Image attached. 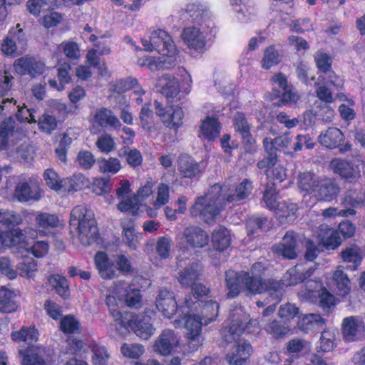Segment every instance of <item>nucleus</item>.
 Masks as SVG:
<instances>
[{
  "label": "nucleus",
  "instance_id": "obj_29",
  "mask_svg": "<svg viewBox=\"0 0 365 365\" xmlns=\"http://www.w3.org/2000/svg\"><path fill=\"white\" fill-rule=\"evenodd\" d=\"M230 3L241 23H247L256 17L257 9L249 0H230Z\"/></svg>",
  "mask_w": 365,
  "mask_h": 365
},
{
  "label": "nucleus",
  "instance_id": "obj_41",
  "mask_svg": "<svg viewBox=\"0 0 365 365\" xmlns=\"http://www.w3.org/2000/svg\"><path fill=\"white\" fill-rule=\"evenodd\" d=\"M220 133V124L217 118L207 117L202 121L199 137L208 141L216 139Z\"/></svg>",
  "mask_w": 365,
  "mask_h": 365
},
{
  "label": "nucleus",
  "instance_id": "obj_9",
  "mask_svg": "<svg viewBox=\"0 0 365 365\" xmlns=\"http://www.w3.org/2000/svg\"><path fill=\"white\" fill-rule=\"evenodd\" d=\"M209 292L210 289L203 284H196L192 288V293L190 294L192 298L190 302L195 301L199 302L196 304L195 313L200 315L205 325L216 319L220 308L217 302L204 299L207 297Z\"/></svg>",
  "mask_w": 365,
  "mask_h": 365
},
{
  "label": "nucleus",
  "instance_id": "obj_54",
  "mask_svg": "<svg viewBox=\"0 0 365 365\" xmlns=\"http://www.w3.org/2000/svg\"><path fill=\"white\" fill-rule=\"evenodd\" d=\"M57 53H63L66 58L76 60L81 57V51L78 45L71 41H63L57 47Z\"/></svg>",
  "mask_w": 365,
  "mask_h": 365
},
{
  "label": "nucleus",
  "instance_id": "obj_61",
  "mask_svg": "<svg viewBox=\"0 0 365 365\" xmlns=\"http://www.w3.org/2000/svg\"><path fill=\"white\" fill-rule=\"evenodd\" d=\"M140 125L145 130L151 131L154 128L153 113L150 108V105L145 103L143 106L139 113Z\"/></svg>",
  "mask_w": 365,
  "mask_h": 365
},
{
  "label": "nucleus",
  "instance_id": "obj_25",
  "mask_svg": "<svg viewBox=\"0 0 365 365\" xmlns=\"http://www.w3.org/2000/svg\"><path fill=\"white\" fill-rule=\"evenodd\" d=\"M36 235H48L53 233V230L62 225L58 215L46 212H38L35 215Z\"/></svg>",
  "mask_w": 365,
  "mask_h": 365
},
{
  "label": "nucleus",
  "instance_id": "obj_26",
  "mask_svg": "<svg viewBox=\"0 0 365 365\" xmlns=\"http://www.w3.org/2000/svg\"><path fill=\"white\" fill-rule=\"evenodd\" d=\"M91 122L101 128H111L114 130H119L121 128V123L113 112L106 108H97L91 115Z\"/></svg>",
  "mask_w": 365,
  "mask_h": 365
},
{
  "label": "nucleus",
  "instance_id": "obj_32",
  "mask_svg": "<svg viewBox=\"0 0 365 365\" xmlns=\"http://www.w3.org/2000/svg\"><path fill=\"white\" fill-rule=\"evenodd\" d=\"M297 235L292 231L286 232L282 242L272 247L273 252L282 255L287 259H294L296 252Z\"/></svg>",
  "mask_w": 365,
  "mask_h": 365
},
{
  "label": "nucleus",
  "instance_id": "obj_3",
  "mask_svg": "<svg viewBox=\"0 0 365 365\" xmlns=\"http://www.w3.org/2000/svg\"><path fill=\"white\" fill-rule=\"evenodd\" d=\"M69 226L71 232L83 245H90L98 239V231L94 214L84 205H78L71 210Z\"/></svg>",
  "mask_w": 365,
  "mask_h": 365
},
{
  "label": "nucleus",
  "instance_id": "obj_11",
  "mask_svg": "<svg viewBox=\"0 0 365 365\" xmlns=\"http://www.w3.org/2000/svg\"><path fill=\"white\" fill-rule=\"evenodd\" d=\"M299 295L303 300L319 303L324 311H328L336 304L335 297L323 286L320 280L307 281L305 288L299 292Z\"/></svg>",
  "mask_w": 365,
  "mask_h": 365
},
{
  "label": "nucleus",
  "instance_id": "obj_19",
  "mask_svg": "<svg viewBox=\"0 0 365 365\" xmlns=\"http://www.w3.org/2000/svg\"><path fill=\"white\" fill-rule=\"evenodd\" d=\"M155 113L168 128L178 129L183 123L184 112L178 106L164 107L160 102H154Z\"/></svg>",
  "mask_w": 365,
  "mask_h": 365
},
{
  "label": "nucleus",
  "instance_id": "obj_18",
  "mask_svg": "<svg viewBox=\"0 0 365 365\" xmlns=\"http://www.w3.org/2000/svg\"><path fill=\"white\" fill-rule=\"evenodd\" d=\"M183 304V299L180 300V304L176 302L173 292L161 289L155 299V306L161 314L167 319H172L178 312L182 314L180 306Z\"/></svg>",
  "mask_w": 365,
  "mask_h": 365
},
{
  "label": "nucleus",
  "instance_id": "obj_52",
  "mask_svg": "<svg viewBox=\"0 0 365 365\" xmlns=\"http://www.w3.org/2000/svg\"><path fill=\"white\" fill-rule=\"evenodd\" d=\"M17 276L31 278L37 272V264L36 260L30 257H23L21 261L16 265Z\"/></svg>",
  "mask_w": 365,
  "mask_h": 365
},
{
  "label": "nucleus",
  "instance_id": "obj_57",
  "mask_svg": "<svg viewBox=\"0 0 365 365\" xmlns=\"http://www.w3.org/2000/svg\"><path fill=\"white\" fill-rule=\"evenodd\" d=\"M341 256L344 262L353 264L352 269H356L361 264L362 257L356 246L346 248L341 252Z\"/></svg>",
  "mask_w": 365,
  "mask_h": 365
},
{
  "label": "nucleus",
  "instance_id": "obj_16",
  "mask_svg": "<svg viewBox=\"0 0 365 365\" xmlns=\"http://www.w3.org/2000/svg\"><path fill=\"white\" fill-rule=\"evenodd\" d=\"M26 47V38L20 24L9 31L1 45V51L6 56L20 55L25 51Z\"/></svg>",
  "mask_w": 365,
  "mask_h": 365
},
{
  "label": "nucleus",
  "instance_id": "obj_48",
  "mask_svg": "<svg viewBox=\"0 0 365 365\" xmlns=\"http://www.w3.org/2000/svg\"><path fill=\"white\" fill-rule=\"evenodd\" d=\"M68 0H28L26 7L30 14L38 16L40 14L50 8L57 7Z\"/></svg>",
  "mask_w": 365,
  "mask_h": 365
},
{
  "label": "nucleus",
  "instance_id": "obj_6",
  "mask_svg": "<svg viewBox=\"0 0 365 365\" xmlns=\"http://www.w3.org/2000/svg\"><path fill=\"white\" fill-rule=\"evenodd\" d=\"M11 336L14 341L24 342L29 346L25 350L22 347L19 349V353L23 358V365H50L34 353L32 345L38 338V332L35 327H23L19 331H13Z\"/></svg>",
  "mask_w": 365,
  "mask_h": 365
},
{
  "label": "nucleus",
  "instance_id": "obj_38",
  "mask_svg": "<svg viewBox=\"0 0 365 365\" xmlns=\"http://www.w3.org/2000/svg\"><path fill=\"white\" fill-rule=\"evenodd\" d=\"M344 138V134L339 128L330 127L318 136V141L322 145L333 149L339 147Z\"/></svg>",
  "mask_w": 365,
  "mask_h": 365
},
{
  "label": "nucleus",
  "instance_id": "obj_58",
  "mask_svg": "<svg viewBox=\"0 0 365 365\" xmlns=\"http://www.w3.org/2000/svg\"><path fill=\"white\" fill-rule=\"evenodd\" d=\"M308 349V342L300 339H293L287 344V355L292 358H299L302 353Z\"/></svg>",
  "mask_w": 365,
  "mask_h": 365
},
{
  "label": "nucleus",
  "instance_id": "obj_20",
  "mask_svg": "<svg viewBox=\"0 0 365 365\" xmlns=\"http://www.w3.org/2000/svg\"><path fill=\"white\" fill-rule=\"evenodd\" d=\"M180 338V335L175 331L165 329L155 341L153 350L162 356L169 355L179 347Z\"/></svg>",
  "mask_w": 365,
  "mask_h": 365
},
{
  "label": "nucleus",
  "instance_id": "obj_23",
  "mask_svg": "<svg viewBox=\"0 0 365 365\" xmlns=\"http://www.w3.org/2000/svg\"><path fill=\"white\" fill-rule=\"evenodd\" d=\"M185 267L178 273V281L182 287L192 286V288L197 284L195 282L201 274L202 266L197 261L189 260L184 262L182 259H178V266Z\"/></svg>",
  "mask_w": 365,
  "mask_h": 365
},
{
  "label": "nucleus",
  "instance_id": "obj_21",
  "mask_svg": "<svg viewBox=\"0 0 365 365\" xmlns=\"http://www.w3.org/2000/svg\"><path fill=\"white\" fill-rule=\"evenodd\" d=\"M14 197L21 202L38 201L42 197V190L35 179L31 178L29 182L23 180L17 184L14 190Z\"/></svg>",
  "mask_w": 365,
  "mask_h": 365
},
{
  "label": "nucleus",
  "instance_id": "obj_17",
  "mask_svg": "<svg viewBox=\"0 0 365 365\" xmlns=\"http://www.w3.org/2000/svg\"><path fill=\"white\" fill-rule=\"evenodd\" d=\"M330 166L334 173L349 182H353L361 176L365 162L360 159H356L353 163H350L346 160L335 158L331 161Z\"/></svg>",
  "mask_w": 365,
  "mask_h": 365
},
{
  "label": "nucleus",
  "instance_id": "obj_56",
  "mask_svg": "<svg viewBox=\"0 0 365 365\" xmlns=\"http://www.w3.org/2000/svg\"><path fill=\"white\" fill-rule=\"evenodd\" d=\"M282 59V56L274 46H270L264 51V56L261 61L262 67L264 69H269L278 64Z\"/></svg>",
  "mask_w": 365,
  "mask_h": 365
},
{
  "label": "nucleus",
  "instance_id": "obj_37",
  "mask_svg": "<svg viewBox=\"0 0 365 365\" xmlns=\"http://www.w3.org/2000/svg\"><path fill=\"white\" fill-rule=\"evenodd\" d=\"M19 294V292L18 290L7 287H1L0 288V310L5 313L16 311L19 304L15 299Z\"/></svg>",
  "mask_w": 365,
  "mask_h": 365
},
{
  "label": "nucleus",
  "instance_id": "obj_55",
  "mask_svg": "<svg viewBox=\"0 0 365 365\" xmlns=\"http://www.w3.org/2000/svg\"><path fill=\"white\" fill-rule=\"evenodd\" d=\"M325 324V320L319 314H309L302 317L299 325L304 331L321 328Z\"/></svg>",
  "mask_w": 365,
  "mask_h": 365
},
{
  "label": "nucleus",
  "instance_id": "obj_45",
  "mask_svg": "<svg viewBox=\"0 0 365 365\" xmlns=\"http://www.w3.org/2000/svg\"><path fill=\"white\" fill-rule=\"evenodd\" d=\"M179 171L185 178H192L200 174L202 169V163H197L192 158L182 155L179 159Z\"/></svg>",
  "mask_w": 365,
  "mask_h": 365
},
{
  "label": "nucleus",
  "instance_id": "obj_27",
  "mask_svg": "<svg viewBox=\"0 0 365 365\" xmlns=\"http://www.w3.org/2000/svg\"><path fill=\"white\" fill-rule=\"evenodd\" d=\"M94 263L102 279H112L118 276L113 262L105 252H98L95 255Z\"/></svg>",
  "mask_w": 365,
  "mask_h": 365
},
{
  "label": "nucleus",
  "instance_id": "obj_59",
  "mask_svg": "<svg viewBox=\"0 0 365 365\" xmlns=\"http://www.w3.org/2000/svg\"><path fill=\"white\" fill-rule=\"evenodd\" d=\"M271 141L274 145V153H276L278 150L283 151L286 154L292 153V140L289 133H284V135L275 138L274 140L271 138Z\"/></svg>",
  "mask_w": 365,
  "mask_h": 365
},
{
  "label": "nucleus",
  "instance_id": "obj_36",
  "mask_svg": "<svg viewBox=\"0 0 365 365\" xmlns=\"http://www.w3.org/2000/svg\"><path fill=\"white\" fill-rule=\"evenodd\" d=\"M123 228V242L132 250H136L140 245L142 234L136 232L135 223L132 220H125L121 223Z\"/></svg>",
  "mask_w": 365,
  "mask_h": 365
},
{
  "label": "nucleus",
  "instance_id": "obj_1",
  "mask_svg": "<svg viewBox=\"0 0 365 365\" xmlns=\"http://www.w3.org/2000/svg\"><path fill=\"white\" fill-rule=\"evenodd\" d=\"M142 296L138 289L129 285L125 287V283L118 281L115 283L110 293L106 297V304L110 314L117 325L126 330L130 329L139 338L147 340L155 331V328L150 323L147 317L133 314L130 312H122L123 304L129 307L139 308L141 306Z\"/></svg>",
  "mask_w": 365,
  "mask_h": 365
},
{
  "label": "nucleus",
  "instance_id": "obj_28",
  "mask_svg": "<svg viewBox=\"0 0 365 365\" xmlns=\"http://www.w3.org/2000/svg\"><path fill=\"white\" fill-rule=\"evenodd\" d=\"M120 187L116 190V195L121 201L118 205V209L121 212L130 211L135 213L136 198L130 197V185L128 180L120 182Z\"/></svg>",
  "mask_w": 365,
  "mask_h": 365
},
{
  "label": "nucleus",
  "instance_id": "obj_35",
  "mask_svg": "<svg viewBox=\"0 0 365 365\" xmlns=\"http://www.w3.org/2000/svg\"><path fill=\"white\" fill-rule=\"evenodd\" d=\"M272 284L273 287H270L269 289V293L267 294L269 295V298L264 301L259 300L257 302V305L259 307H264L269 303H272V304L269 305L263 311L262 314L264 317H267L273 314L275 311L276 305L280 302L282 299V288L281 284L279 282H274Z\"/></svg>",
  "mask_w": 365,
  "mask_h": 365
},
{
  "label": "nucleus",
  "instance_id": "obj_60",
  "mask_svg": "<svg viewBox=\"0 0 365 365\" xmlns=\"http://www.w3.org/2000/svg\"><path fill=\"white\" fill-rule=\"evenodd\" d=\"M144 351V346L138 343H124L120 347L122 355L129 359H138Z\"/></svg>",
  "mask_w": 365,
  "mask_h": 365
},
{
  "label": "nucleus",
  "instance_id": "obj_5",
  "mask_svg": "<svg viewBox=\"0 0 365 365\" xmlns=\"http://www.w3.org/2000/svg\"><path fill=\"white\" fill-rule=\"evenodd\" d=\"M192 296L187 294L183 298V304L180 306L182 314H179L178 319L173 322L175 328L184 327L185 329V337L190 343H195L196 345L201 344L202 325L204 322L200 319V315L195 313L197 301L190 302Z\"/></svg>",
  "mask_w": 365,
  "mask_h": 365
},
{
  "label": "nucleus",
  "instance_id": "obj_39",
  "mask_svg": "<svg viewBox=\"0 0 365 365\" xmlns=\"http://www.w3.org/2000/svg\"><path fill=\"white\" fill-rule=\"evenodd\" d=\"M165 57V56H163L162 57L145 56L139 58L137 63L140 66L147 67L152 71L169 68L175 64L176 59L173 58L172 61L171 58H168V61H167Z\"/></svg>",
  "mask_w": 365,
  "mask_h": 365
},
{
  "label": "nucleus",
  "instance_id": "obj_30",
  "mask_svg": "<svg viewBox=\"0 0 365 365\" xmlns=\"http://www.w3.org/2000/svg\"><path fill=\"white\" fill-rule=\"evenodd\" d=\"M150 206H147L146 213L150 217L158 215V210L167 204L170 200V187L168 184L160 182Z\"/></svg>",
  "mask_w": 365,
  "mask_h": 365
},
{
  "label": "nucleus",
  "instance_id": "obj_44",
  "mask_svg": "<svg viewBox=\"0 0 365 365\" xmlns=\"http://www.w3.org/2000/svg\"><path fill=\"white\" fill-rule=\"evenodd\" d=\"M263 146L267 157L259 160L257 163V168L260 170H264L268 178L270 177V172L277 161V154L273 153V143L271 138H265L263 140Z\"/></svg>",
  "mask_w": 365,
  "mask_h": 365
},
{
  "label": "nucleus",
  "instance_id": "obj_51",
  "mask_svg": "<svg viewBox=\"0 0 365 365\" xmlns=\"http://www.w3.org/2000/svg\"><path fill=\"white\" fill-rule=\"evenodd\" d=\"M97 163L99 171L103 174L113 175L118 173L122 168L120 160L114 157L99 158Z\"/></svg>",
  "mask_w": 365,
  "mask_h": 365
},
{
  "label": "nucleus",
  "instance_id": "obj_53",
  "mask_svg": "<svg viewBox=\"0 0 365 365\" xmlns=\"http://www.w3.org/2000/svg\"><path fill=\"white\" fill-rule=\"evenodd\" d=\"M48 283L60 297L63 299L68 297V284L67 279L63 276L60 274H53L49 277Z\"/></svg>",
  "mask_w": 365,
  "mask_h": 365
},
{
  "label": "nucleus",
  "instance_id": "obj_43",
  "mask_svg": "<svg viewBox=\"0 0 365 365\" xmlns=\"http://www.w3.org/2000/svg\"><path fill=\"white\" fill-rule=\"evenodd\" d=\"M252 351L250 344L247 342L239 344L227 354V360L230 364L241 365L250 357Z\"/></svg>",
  "mask_w": 365,
  "mask_h": 365
},
{
  "label": "nucleus",
  "instance_id": "obj_10",
  "mask_svg": "<svg viewBox=\"0 0 365 365\" xmlns=\"http://www.w3.org/2000/svg\"><path fill=\"white\" fill-rule=\"evenodd\" d=\"M142 45L146 51H156L168 58L176 59L178 48L171 36L163 29L154 30L149 39L142 38Z\"/></svg>",
  "mask_w": 365,
  "mask_h": 365
},
{
  "label": "nucleus",
  "instance_id": "obj_12",
  "mask_svg": "<svg viewBox=\"0 0 365 365\" xmlns=\"http://www.w3.org/2000/svg\"><path fill=\"white\" fill-rule=\"evenodd\" d=\"M248 320L249 316L241 307L232 310L226 325L222 329L224 340L227 343L237 341L247 327Z\"/></svg>",
  "mask_w": 365,
  "mask_h": 365
},
{
  "label": "nucleus",
  "instance_id": "obj_50",
  "mask_svg": "<svg viewBox=\"0 0 365 365\" xmlns=\"http://www.w3.org/2000/svg\"><path fill=\"white\" fill-rule=\"evenodd\" d=\"M90 182L88 178L81 173L63 180L62 190L67 192H73L88 187Z\"/></svg>",
  "mask_w": 365,
  "mask_h": 365
},
{
  "label": "nucleus",
  "instance_id": "obj_49",
  "mask_svg": "<svg viewBox=\"0 0 365 365\" xmlns=\"http://www.w3.org/2000/svg\"><path fill=\"white\" fill-rule=\"evenodd\" d=\"M88 346L92 352V365H108L110 355L105 346L96 341H91L89 343Z\"/></svg>",
  "mask_w": 365,
  "mask_h": 365
},
{
  "label": "nucleus",
  "instance_id": "obj_64",
  "mask_svg": "<svg viewBox=\"0 0 365 365\" xmlns=\"http://www.w3.org/2000/svg\"><path fill=\"white\" fill-rule=\"evenodd\" d=\"M46 184L52 190L58 191L62 189L63 180L60 179L58 173L51 168L46 169L43 173Z\"/></svg>",
  "mask_w": 365,
  "mask_h": 365
},
{
  "label": "nucleus",
  "instance_id": "obj_8",
  "mask_svg": "<svg viewBox=\"0 0 365 365\" xmlns=\"http://www.w3.org/2000/svg\"><path fill=\"white\" fill-rule=\"evenodd\" d=\"M192 80L190 73L184 71L179 81L172 76L165 74L158 78L156 87L168 98H184L188 95L192 88Z\"/></svg>",
  "mask_w": 365,
  "mask_h": 365
},
{
  "label": "nucleus",
  "instance_id": "obj_22",
  "mask_svg": "<svg viewBox=\"0 0 365 365\" xmlns=\"http://www.w3.org/2000/svg\"><path fill=\"white\" fill-rule=\"evenodd\" d=\"M343 337L346 341H355L364 338L365 325L363 320L355 316L348 317L343 319L341 324Z\"/></svg>",
  "mask_w": 365,
  "mask_h": 365
},
{
  "label": "nucleus",
  "instance_id": "obj_15",
  "mask_svg": "<svg viewBox=\"0 0 365 365\" xmlns=\"http://www.w3.org/2000/svg\"><path fill=\"white\" fill-rule=\"evenodd\" d=\"M264 268L262 262H257L253 264L250 272H243L244 287L250 294L269 293V289L273 287V283L276 281L263 282L260 274L255 273V271H262Z\"/></svg>",
  "mask_w": 365,
  "mask_h": 365
},
{
  "label": "nucleus",
  "instance_id": "obj_42",
  "mask_svg": "<svg viewBox=\"0 0 365 365\" xmlns=\"http://www.w3.org/2000/svg\"><path fill=\"white\" fill-rule=\"evenodd\" d=\"M244 272H237L229 270L225 273L226 287L228 290L227 297L233 298L237 297L241 290L242 285H244Z\"/></svg>",
  "mask_w": 365,
  "mask_h": 365
},
{
  "label": "nucleus",
  "instance_id": "obj_2",
  "mask_svg": "<svg viewBox=\"0 0 365 365\" xmlns=\"http://www.w3.org/2000/svg\"><path fill=\"white\" fill-rule=\"evenodd\" d=\"M253 188L252 182L244 179L236 185L215 184L204 196L197 197L190 208L192 216H198L205 222L213 221L226 202H235L246 198Z\"/></svg>",
  "mask_w": 365,
  "mask_h": 365
},
{
  "label": "nucleus",
  "instance_id": "obj_62",
  "mask_svg": "<svg viewBox=\"0 0 365 365\" xmlns=\"http://www.w3.org/2000/svg\"><path fill=\"white\" fill-rule=\"evenodd\" d=\"M266 331L271 334L274 338L282 337L288 334L291 329L289 326L287 324H281L280 322L273 320L264 327Z\"/></svg>",
  "mask_w": 365,
  "mask_h": 365
},
{
  "label": "nucleus",
  "instance_id": "obj_7",
  "mask_svg": "<svg viewBox=\"0 0 365 365\" xmlns=\"http://www.w3.org/2000/svg\"><path fill=\"white\" fill-rule=\"evenodd\" d=\"M277 197L274 185L267 184L263 195V202L266 207L274 211L280 222H293L297 217V205L287 201L277 202Z\"/></svg>",
  "mask_w": 365,
  "mask_h": 365
},
{
  "label": "nucleus",
  "instance_id": "obj_13",
  "mask_svg": "<svg viewBox=\"0 0 365 365\" xmlns=\"http://www.w3.org/2000/svg\"><path fill=\"white\" fill-rule=\"evenodd\" d=\"M176 242L180 249L202 248L208 244L209 236L207 232L202 228L190 226L178 234Z\"/></svg>",
  "mask_w": 365,
  "mask_h": 365
},
{
  "label": "nucleus",
  "instance_id": "obj_47",
  "mask_svg": "<svg viewBox=\"0 0 365 365\" xmlns=\"http://www.w3.org/2000/svg\"><path fill=\"white\" fill-rule=\"evenodd\" d=\"M321 178L310 172L300 173L297 178V185L302 191L313 195Z\"/></svg>",
  "mask_w": 365,
  "mask_h": 365
},
{
  "label": "nucleus",
  "instance_id": "obj_33",
  "mask_svg": "<svg viewBox=\"0 0 365 365\" xmlns=\"http://www.w3.org/2000/svg\"><path fill=\"white\" fill-rule=\"evenodd\" d=\"M339 189L331 179L321 178L313 196L319 200L331 201L337 196Z\"/></svg>",
  "mask_w": 365,
  "mask_h": 365
},
{
  "label": "nucleus",
  "instance_id": "obj_34",
  "mask_svg": "<svg viewBox=\"0 0 365 365\" xmlns=\"http://www.w3.org/2000/svg\"><path fill=\"white\" fill-rule=\"evenodd\" d=\"M332 281L336 294L341 297H346L351 292V280L341 266H338L332 274Z\"/></svg>",
  "mask_w": 365,
  "mask_h": 365
},
{
  "label": "nucleus",
  "instance_id": "obj_40",
  "mask_svg": "<svg viewBox=\"0 0 365 365\" xmlns=\"http://www.w3.org/2000/svg\"><path fill=\"white\" fill-rule=\"evenodd\" d=\"M231 241L230 231L222 226L217 227L212 232L211 242L216 250L222 252L227 250L230 246Z\"/></svg>",
  "mask_w": 365,
  "mask_h": 365
},
{
  "label": "nucleus",
  "instance_id": "obj_14",
  "mask_svg": "<svg viewBox=\"0 0 365 365\" xmlns=\"http://www.w3.org/2000/svg\"><path fill=\"white\" fill-rule=\"evenodd\" d=\"M36 237V231L31 227L11 229L3 232L0 229V252L3 250V246L26 247L27 238Z\"/></svg>",
  "mask_w": 365,
  "mask_h": 365
},
{
  "label": "nucleus",
  "instance_id": "obj_4",
  "mask_svg": "<svg viewBox=\"0 0 365 365\" xmlns=\"http://www.w3.org/2000/svg\"><path fill=\"white\" fill-rule=\"evenodd\" d=\"M214 27L215 23L212 17L205 15L198 23L182 29L181 38L192 55H202L207 51V38Z\"/></svg>",
  "mask_w": 365,
  "mask_h": 365
},
{
  "label": "nucleus",
  "instance_id": "obj_31",
  "mask_svg": "<svg viewBox=\"0 0 365 365\" xmlns=\"http://www.w3.org/2000/svg\"><path fill=\"white\" fill-rule=\"evenodd\" d=\"M317 237L319 242L327 250H335L341 244L337 230L328 225H321L318 229Z\"/></svg>",
  "mask_w": 365,
  "mask_h": 365
},
{
  "label": "nucleus",
  "instance_id": "obj_24",
  "mask_svg": "<svg viewBox=\"0 0 365 365\" xmlns=\"http://www.w3.org/2000/svg\"><path fill=\"white\" fill-rule=\"evenodd\" d=\"M314 270V267L297 264L284 274L282 279V285L288 287L304 282L313 274Z\"/></svg>",
  "mask_w": 365,
  "mask_h": 365
},
{
  "label": "nucleus",
  "instance_id": "obj_63",
  "mask_svg": "<svg viewBox=\"0 0 365 365\" xmlns=\"http://www.w3.org/2000/svg\"><path fill=\"white\" fill-rule=\"evenodd\" d=\"M299 314V308L295 304L287 303L280 306L278 311V316L284 324L290 322Z\"/></svg>",
  "mask_w": 365,
  "mask_h": 365
},
{
  "label": "nucleus",
  "instance_id": "obj_46",
  "mask_svg": "<svg viewBox=\"0 0 365 365\" xmlns=\"http://www.w3.org/2000/svg\"><path fill=\"white\" fill-rule=\"evenodd\" d=\"M34 212L24 210L21 213L14 210H0V223L6 226H19L24 222V218L29 215H34Z\"/></svg>",
  "mask_w": 365,
  "mask_h": 365
}]
</instances>
